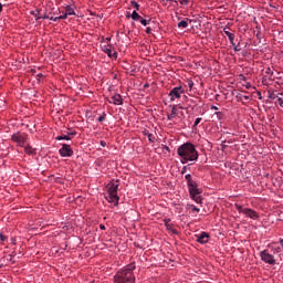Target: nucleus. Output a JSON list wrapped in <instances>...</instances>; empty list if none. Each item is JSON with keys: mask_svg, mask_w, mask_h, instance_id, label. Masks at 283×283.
Masks as SVG:
<instances>
[{"mask_svg": "<svg viewBox=\"0 0 283 283\" xmlns=\"http://www.w3.org/2000/svg\"><path fill=\"white\" fill-rule=\"evenodd\" d=\"M177 155L181 165H187V163H196L198 160V150L196 146L191 143H185L177 148Z\"/></svg>", "mask_w": 283, "mask_h": 283, "instance_id": "nucleus-1", "label": "nucleus"}, {"mask_svg": "<svg viewBox=\"0 0 283 283\" xmlns=\"http://www.w3.org/2000/svg\"><path fill=\"white\" fill-rule=\"evenodd\" d=\"M134 265H127L123 270L118 271L114 276L115 283H136V276H134Z\"/></svg>", "mask_w": 283, "mask_h": 283, "instance_id": "nucleus-2", "label": "nucleus"}, {"mask_svg": "<svg viewBox=\"0 0 283 283\" xmlns=\"http://www.w3.org/2000/svg\"><path fill=\"white\" fill-rule=\"evenodd\" d=\"M188 191L190 193L191 200H195V202H197L198 205L202 202V197L200 196V189H198V182L190 184V186H188Z\"/></svg>", "mask_w": 283, "mask_h": 283, "instance_id": "nucleus-3", "label": "nucleus"}, {"mask_svg": "<svg viewBox=\"0 0 283 283\" xmlns=\"http://www.w3.org/2000/svg\"><path fill=\"white\" fill-rule=\"evenodd\" d=\"M262 262H264L265 264H270V266H275L276 261H275V256L273 254L269 253V250H262L259 253Z\"/></svg>", "mask_w": 283, "mask_h": 283, "instance_id": "nucleus-4", "label": "nucleus"}, {"mask_svg": "<svg viewBox=\"0 0 283 283\" xmlns=\"http://www.w3.org/2000/svg\"><path fill=\"white\" fill-rule=\"evenodd\" d=\"M60 156L62 158H72L74 156V150H72V147L67 144H63L62 148L59 150Z\"/></svg>", "mask_w": 283, "mask_h": 283, "instance_id": "nucleus-5", "label": "nucleus"}, {"mask_svg": "<svg viewBox=\"0 0 283 283\" xmlns=\"http://www.w3.org/2000/svg\"><path fill=\"white\" fill-rule=\"evenodd\" d=\"M182 94H185V90H182V86L174 87L169 93L170 101H176V98H180Z\"/></svg>", "mask_w": 283, "mask_h": 283, "instance_id": "nucleus-6", "label": "nucleus"}, {"mask_svg": "<svg viewBox=\"0 0 283 283\" xmlns=\"http://www.w3.org/2000/svg\"><path fill=\"white\" fill-rule=\"evenodd\" d=\"M11 140H13V143H17L19 147H23V145H25V134H21V133L13 134L11 137Z\"/></svg>", "mask_w": 283, "mask_h": 283, "instance_id": "nucleus-7", "label": "nucleus"}, {"mask_svg": "<svg viewBox=\"0 0 283 283\" xmlns=\"http://www.w3.org/2000/svg\"><path fill=\"white\" fill-rule=\"evenodd\" d=\"M118 180L112 181L107 185V191L108 193H112L113 196H118Z\"/></svg>", "mask_w": 283, "mask_h": 283, "instance_id": "nucleus-8", "label": "nucleus"}, {"mask_svg": "<svg viewBox=\"0 0 283 283\" xmlns=\"http://www.w3.org/2000/svg\"><path fill=\"white\" fill-rule=\"evenodd\" d=\"M196 240L199 242V244H207L209 242V233L201 232L199 234H195Z\"/></svg>", "mask_w": 283, "mask_h": 283, "instance_id": "nucleus-9", "label": "nucleus"}, {"mask_svg": "<svg viewBox=\"0 0 283 283\" xmlns=\"http://www.w3.org/2000/svg\"><path fill=\"white\" fill-rule=\"evenodd\" d=\"M247 218H250L251 220H259L260 219V214H258V212L253 209H245L244 214Z\"/></svg>", "mask_w": 283, "mask_h": 283, "instance_id": "nucleus-10", "label": "nucleus"}, {"mask_svg": "<svg viewBox=\"0 0 283 283\" xmlns=\"http://www.w3.org/2000/svg\"><path fill=\"white\" fill-rule=\"evenodd\" d=\"M109 103H113V105H123V96L119 94L113 95Z\"/></svg>", "mask_w": 283, "mask_h": 283, "instance_id": "nucleus-11", "label": "nucleus"}, {"mask_svg": "<svg viewBox=\"0 0 283 283\" xmlns=\"http://www.w3.org/2000/svg\"><path fill=\"white\" fill-rule=\"evenodd\" d=\"M74 14H76L74 12V8L67 6L66 9H65V13L63 15H60V19H67V17H72Z\"/></svg>", "mask_w": 283, "mask_h": 283, "instance_id": "nucleus-12", "label": "nucleus"}, {"mask_svg": "<svg viewBox=\"0 0 283 283\" xmlns=\"http://www.w3.org/2000/svg\"><path fill=\"white\" fill-rule=\"evenodd\" d=\"M223 32H224L226 36H228V39H229L231 45H235V42H234V40H235V34L231 33V32L229 31V29H227V28L223 29Z\"/></svg>", "mask_w": 283, "mask_h": 283, "instance_id": "nucleus-13", "label": "nucleus"}, {"mask_svg": "<svg viewBox=\"0 0 283 283\" xmlns=\"http://www.w3.org/2000/svg\"><path fill=\"white\" fill-rule=\"evenodd\" d=\"M106 200H107L108 202H114L115 206H116V205H118L119 198H118V195L108 193V196L106 197Z\"/></svg>", "mask_w": 283, "mask_h": 283, "instance_id": "nucleus-14", "label": "nucleus"}, {"mask_svg": "<svg viewBox=\"0 0 283 283\" xmlns=\"http://www.w3.org/2000/svg\"><path fill=\"white\" fill-rule=\"evenodd\" d=\"M177 116H178V111L176 109V107H172L171 114H169V115L167 116V119H168V120H172V118H176Z\"/></svg>", "mask_w": 283, "mask_h": 283, "instance_id": "nucleus-15", "label": "nucleus"}, {"mask_svg": "<svg viewBox=\"0 0 283 283\" xmlns=\"http://www.w3.org/2000/svg\"><path fill=\"white\" fill-rule=\"evenodd\" d=\"M130 17H132L133 21H140L143 19V17H140V14L136 11H133Z\"/></svg>", "mask_w": 283, "mask_h": 283, "instance_id": "nucleus-16", "label": "nucleus"}, {"mask_svg": "<svg viewBox=\"0 0 283 283\" xmlns=\"http://www.w3.org/2000/svg\"><path fill=\"white\" fill-rule=\"evenodd\" d=\"M186 180H187V186L189 187L190 185L196 184V181L191 178V175H186L185 176Z\"/></svg>", "mask_w": 283, "mask_h": 283, "instance_id": "nucleus-17", "label": "nucleus"}, {"mask_svg": "<svg viewBox=\"0 0 283 283\" xmlns=\"http://www.w3.org/2000/svg\"><path fill=\"white\" fill-rule=\"evenodd\" d=\"M24 151H25V154H28L29 156H32V155L35 154V150H34L32 147H30V146H27V147L24 148Z\"/></svg>", "mask_w": 283, "mask_h": 283, "instance_id": "nucleus-18", "label": "nucleus"}, {"mask_svg": "<svg viewBox=\"0 0 283 283\" xmlns=\"http://www.w3.org/2000/svg\"><path fill=\"white\" fill-rule=\"evenodd\" d=\"M102 50L105 54H107V56L112 57V49H109L107 45H104Z\"/></svg>", "mask_w": 283, "mask_h": 283, "instance_id": "nucleus-19", "label": "nucleus"}, {"mask_svg": "<svg viewBox=\"0 0 283 283\" xmlns=\"http://www.w3.org/2000/svg\"><path fill=\"white\" fill-rule=\"evenodd\" d=\"M145 136H147L149 143H154V140H156L154 134H150L149 132H145Z\"/></svg>", "mask_w": 283, "mask_h": 283, "instance_id": "nucleus-20", "label": "nucleus"}, {"mask_svg": "<svg viewBox=\"0 0 283 283\" xmlns=\"http://www.w3.org/2000/svg\"><path fill=\"white\" fill-rule=\"evenodd\" d=\"M71 139L72 138L70 137V135H62L55 138V140H71Z\"/></svg>", "mask_w": 283, "mask_h": 283, "instance_id": "nucleus-21", "label": "nucleus"}, {"mask_svg": "<svg viewBox=\"0 0 283 283\" xmlns=\"http://www.w3.org/2000/svg\"><path fill=\"white\" fill-rule=\"evenodd\" d=\"M178 28H182V29L189 28V22L182 20V21H180V22L178 23Z\"/></svg>", "mask_w": 283, "mask_h": 283, "instance_id": "nucleus-22", "label": "nucleus"}, {"mask_svg": "<svg viewBox=\"0 0 283 283\" xmlns=\"http://www.w3.org/2000/svg\"><path fill=\"white\" fill-rule=\"evenodd\" d=\"M235 209H237V211H239V213H243V216H244V211H247L248 208H244L240 205H235Z\"/></svg>", "mask_w": 283, "mask_h": 283, "instance_id": "nucleus-23", "label": "nucleus"}, {"mask_svg": "<svg viewBox=\"0 0 283 283\" xmlns=\"http://www.w3.org/2000/svg\"><path fill=\"white\" fill-rule=\"evenodd\" d=\"M214 114H216L218 120H222V118H224V114H222V112H216Z\"/></svg>", "mask_w": 283, "mask_h": 283, "instance_id": "nucleus-24", "label": "nucleus"}, {"mask_svg": "<svg viewBox=\"0 0 283 283\" xmlns=\"http://www.w3.org/2000/svg\"><path fill=\"white\" fill-rule=\"evenodd\" d=\"M130 3L133 6V8H135V10H140V4H138V2L132 1Z\"/></svg>", "mask_w": 283, "mask_h": 283, "instance_id": "nucleus-25", "label": "nucleus"}, {"mask_svg": "<svg viewBox=\"0 0 283 283\" xmlns=\"http://www.w3.org/2000/svg\"><path fill=\"white\" fill-rule=\"evenodd\" d=\"M105 118H107V114L103 113V115L99 116V117L97 118V120H98V123H103V120H105Z\"/></svg>", "mask_w": 283, "mask_h": 283, "instance_id": "nucleus-26", "label": "nucleus"}, {"mask_svg": "<svg viewBox=\"0 0 283 283\" xmlns=\"http://www.w3.org/2000/svg\"><path fill=\"white\" fill-rule=\"evenodd\" d=\"M200 123H202V118L201 117H197L193 124V127H197V125H200Z\"/></svg>", "mask_w": 283, "mask_h": 283, "instance_id": "nucleus-27", "label": "nucleus"}, {"mask_svg": "<svg viewBox=\"0 0 283 283\" xmlns=\"http://www.w3.org/2000/svg\"><path fill=\"white\" fill-rule=\"evenodd\" d=\"M149 21L151 20H145V19H140L139 22L142 23V25H148L149 24Z\"/></svg>", "mask_w": 283, "mask_h": 283, "instance_id": "nucleus-28", "label": "nucleus"}, {"mask_svg": "<svg viewBox=\"0 0 283 283\" xmlns=\"http://www.w3.org/2000/svg\"><path fill=\"white\" fill-rule=\"evenodd\" d=\"M50 21H60V19H63L61 18V15L59 17H49Z\"/></svg>", "mask_w": 283, "mask_h": 283, "instance_id": "nucleus-29", "label": "nucleus"}, {"mask_svg": "<svg viewBox=\"0 0 283 283\" xmlns=\"http://www.w3.org/2000/svg\"><path fill=\"white\" fill-rule=\"evenodd\" d=\"M181 6H189V0H179Z\"/></svg>", "mask_w": 283, "mask_h": 283, "instance_id": "nucleus-30", "label": "nucleus"}, {"mask_svg": "<svg viewBox=\"0 0 283 283\" xmlns=\"http://www.w3.org/2000/svg\"><path fill=\"white\" fill-rule=\"evenodd\" d=\"M188 87L189 90H193V81L191 80L188 81Z\"/></svg>", "mask_w": 283, "mask_h": 283, "instance_id": "nucleus-31", "label": "nucleus"}, {"mask_svg": "<svg viewBox=\"0 0 283 283\" xmlns=\"http://www.w3.org/2000/svg\"><path fill=\"white\" fill-rule=\"evenodd\" d=\"M187 169H189V166H184V167L181 168V174H182V175L187 174Z\"/></svg>", "mask_w": 283, "mask_h": 283, "instance_id": "nucleus-32", "label": "nucleus"}, {"mask_svg": "<svg viewBox=\"0 0 283 283\" xmlns=\"http://www.w3.org/2000/svg\"><path fill=\"white\" fill-rule=\"evenodd\" d=\"M165 227H171V224H169V222H171V219H165Z\"/></svg>", "mask_w": 283, "mask_h": 283, "instance_id": "nucleus-33", "label": "nucleus"}, {"mask_svg": "<svg viewBox=\"0 0 283 283\" xmlns=\"http://www.w3.org/2000/svg\"><path fill=\"white\" fill-rule=\"evenodd\" d=\"M169 231L174 232L175 234H178V230L170 227H166Z\"/></svg>", "mask_w": 283, "mask_h": 283, "instance_id": "nucleus-34", "label": "nucleus"}, {"mask_svg": "<svg viewBox=\"0 0 283 283\" xmlns=\"http://www.w3.org/2000/svg\"><path fill=\"white\" fill-rule=\"evenodd\" d=\"M269 98H271L272 101H275V98H277V96L275 95V93H271L269 95Z\"/></svg>", "mask_w": 283, "mask_h": 283, "instance_id": "nucleus-35", "label": "nucleus"}, {"mask_svg": "<svg viewBox=\"0 0 283 283\" xmlns=\"http://www.w3.org/2000/svg\"><path fill=\"white\" fill-rule=\"evenodd\" d=\"M0 240L1 242H6V240H8V237L4 234H0Z\"/></svg>", "mask_w": 283, "mask_h": 283, "instance_id": "nucleus-36", "label": "nucleus"}, {"mask_svg": "<svg viewBox=\"0 0 283 283\" xmlns=\"http://www.w3.org/2000/svg\"><path fill=\"white\" fill-rule=\"evenodd\" d=\"M277 104L280 105V107H283V98L282 97L277 98Z\"/></svg>", "mask_w": 283, "mask_h": 283, "instance_id": "nucleus-37", "label": "nucleus"}, {"mask_svg": "<svg viewBox=\"0 0 283 283\" xmlns=\"http://www.w3.org/2000/svg\"><path fill=\"white\" fill-rule=\"evenodd\" d=\"M232 46H234V48H233L234 52H240V50H241V49H240V44H239V45H235V44H234V45H232Z\"/></svg>", "mask_w": 283, "mask_h": 283, "instance_id": "nucleus-38", "label": "nucleus"}, {"mask_svg": "<svg viewBox=\"0 0 283 283\" xmlns=\"http://www.w3.org/2000/svg\"><path fill=\"white\" fill-rule=\"evenodd\" d=\"M101 147H107V143L105 140L99 142Z\"/></svg>", "mask_w": 283, "mask_h": 283, "instance_id": "nucleus-39", "label": "nucleus"}, {"mask_svg": "<svg viewBox=\"0 0 283 283\" xmlns=\"http://www.w3.org/2000/svg\"><path fill=\"white\" fill-rule=\"evenodd\" d=\"M192 211H196L197 213H200V208H197V207L192 206Z\"/></svg>", "mask_w": 283, "mask_h": 283, "instance_id": "nucleus-40", "label": "nucleus"}, {"mask_svg": "<svg viewBox=\"0 0 283 283\" xmlns=\"http://www.w3.org/2000/svg\"><path fill=\"white\" fill-rule=\"evenodd\" d=\"M39 19H50V17L49 15L38 17L36 21H39Z\"/></svg>", "mask_w": 283, "mask_h": 283, "instance_id": "nucleus-41", "label": "nucleus"}, {"mask_svg": "<svg viewBox=\"0 0 283 283\" xmlns=\"http://www.w3.org/2000/svg\"><path fill=\"white\" fill-rule=\"evenodd\" d=\"M146 34H151V29H150V27H147V28H146Z\"/></svg>", "mask_w": 283, "mask_h": 283, "instance_id": "nucleus-42", "label": "nucleus"}, {"mask_svg": "<svg viewBox=\"0 0 283 283\" xmlns=\"http://www.w3.org/2000/svg\"><path fill=\"white\" fill-rule=\"evenodd\" d=\"M31 14H33V17H39V11L36 12L32 11Z\"/></svg>", "mask_w": 283, "mask_h": 283, "instance_id": "nucleus-43", "label": "nucleus"}, {"mask_svg": "<svg viewBox=\"0 0 283 283\" xmlns=\"http://www.w3.org/2000/svg\"><path fill=\"white\" fill-rule=\"evenodd\" d=\"M210 109H213L214 112H218V106H211Z\"/></svg>", "mask_w": 283, "mask_h": 283, "instance_id": "nucleus-44", "label": "nucleus"}, {"mask_svg": "<svg viewBox=\"0 0 283 283\" xmlns=\"http://www.w3.org/2000/svg\"><path fill=\"white\" fill-rule=\"evenodd\" d=\"M99 229H101L102 231H105L106 228H105L104 224H101V226H99Z\"/></svg>", "mask_w": 283, "mask_h": 283, "instance_id": "nucleus-45", "label": "nucleus"}, {"mask_svg": "<svg viewBox=\"0 0 283 283\" xmlns=\"http://www.w3.org/2000/svg\"><path fill=\"white\" fill-rule=\"evenodd\" d=\"M266 74H271V67H268L265 71Z\"/></svg>", "mask_w": 283, "mask_h": 283, "instance_id": "nucleus-46", "label": "nucleus"}, {"mask_svg": "<svg viewBox=\"0 0 283 283\" xmlns=\"http://www.w3.org/2000/svg\"><path fill=\"white\" fill-rule=\"evenodd\" d=\"M0 12H3V4L0 3Z\"/></svg>", "mask_w": 283, "mask_h": 283, "instance_id": "nucleus-47", "label": "nucleus"}, {"mask_svg": "<svg viewBox=\"0 0 283 283\" xmlns=\"http://www.w3.org/2000/svg\"><path fill=\"white\" fill-rule=\"evenodd\" d=\"M243 98H244V101H249L250 97L244 95Z\"/></svg>", "mask_w": 283, "mask_h": 283, "instance_id": "nucleus-48", "label": "nucleus"}, {"mask_svg": "<svg viewBox=\"0 0 283 283\" xmlns=\"http://www.w3.org/2000/svg\"><path fill=\"white\" fill-rule=\"evenodd\" d=\"M166 1H170V2H172V1H174V3H178V1H176V0H166Z\"/></svg>", "mask_w": 283, "mask_h": 283, "instance_id": "nucleus-49", "label": "nucleus"}, {"mask_svg": "<svg viewBox=\"0 0 283 283\" xmlns=\"http://www.w3.org/2000/svg\"><path fill=\"white\" fill-rule=\"evenodd\" d=\"M117 55H118V53H116V52H114V53H113V56H115V57H116Z\"/></svg>", "mask_w": 283, "mask_h": 283, "instance_id": "nucleus-50", "label": "nucleus"}, {"mask_svg": "<svg viewBox=\"0 0 283 283\" xmlns=\"http://www.w3.org/2000/svg\"><path fill=\"white\" fill-rule=\"evenodd\" d=\"M106 41H112V38H106Z\"/></svg>", "mask_w": 283, "mask_h": 283, "instance_id": "nucleus-51", "label": "nucleus"}, {"mask_svg": "<svg viewBox=\"0 0 283 283\" xmlns=\"http://www.w3.org/2000/svg\"><path fill=\"white\" fill-rule=\"evenodd\" d=\"M38 76H43V74H39Z\"/></svg>", "mask_w": 283, "mask_h": 283, "instance_id": "nucleus-52", "label": "nucleus"}]
</instances>
